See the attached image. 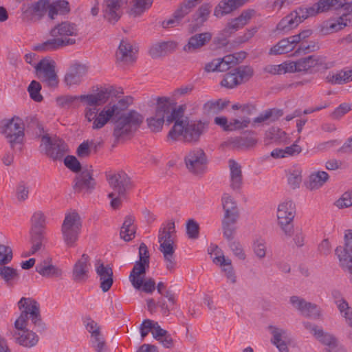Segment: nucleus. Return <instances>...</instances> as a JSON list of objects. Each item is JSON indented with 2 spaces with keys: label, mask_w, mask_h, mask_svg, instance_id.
<instances>
[{
  "label": "nucleus",
  "mask_w": 352,
  "mask_h": 352,
  "mask_svg": "<svg viewBox=\"0 0 352 352\" xmlns=\"http://www.w3.org/2000/svg\"><path fill=\"white\" fill-rule=\"evenodd\" d=\"M113 89H105L95 94L81 95L78 97L85 105L84 115L89 122H92L93 129H100L113 117L119 116L128 107V99L110 102L98 112V106L105 103L112 95Z\"/></svg>",
  "instance_id": "1"
},
{
  "label": "nucleus",
  "mask_w": 352,
  "mask_h": 352,
  "mask_svg": "<svg viewBox=\"0 0 352 352\" xmlns=\"http://www.w3.org/2000/svg\"><path fill=\"white\" fill-rule=\"evenodd\" d=\"M181 108L172 109L170 116L167 117V122L175 124L168 133V137L174 140H182L186 142L196 143L206 132L208 124L201 120H190L182 116Z\"/></svg>",
  "instance_id": "2"
},
{
  "label": "nucleus",
  "mask_w": 352,
  "mask_h": 352,
  "mask_svg": "<svg viewBox=\"0 0 352 352\" xmlns=\"http://www.w3.org/2000/svg\"><path fill=\"white\" fill-rule=\"evenodd\" d=\"M50 34L52 38L35 45L34 50L39 52L54 51L74 45L79 34V28L74 23L63 21L52 28Z\"/></svg>",
  "instance_id": "3"
},
{
  "label": "nucleus",
  "mask_w": 352,
  "mask_h": 352,
  "mask_svg": "<svg viewBox=\"0 0 352 352\" xmlns=\"http://www.w3.org/2000/svg\"><path fill=\"white\" fill-rule=\"evenodd\" d=\"M149 266V256L146 245L141 243L139 248V261L130 273L129 280L133 287L147 294H152L155 289V282L151 278H144L146 270Z\"/></svg>",
  "instance_id": "4"
},
{
  "label": "nucleus",
  "mask_w": 352,
  "mask_h": 352,
  "mask_svg": "<svg viewBox=\"0 0 352 352\" xmlns=\"http://www.w3.org/2000/svg\"><path fill=\"white\" fill-rule=\"evenodd\" d=\"M175 226L174 221H169L164 223L159 230L158 242L160 250L163 254L168 270H173L175 262L174 253L175 245Z\"/></svg>",
  "instance_id": "5"
},
{
  "label": "nucleus",
  "mask_w": 352,
  "mask_h": 352,
  "mask_svg": "<svg viewBox=\"0 0 352 352\" xmlns=\"http://www.w3.org/2000/svg\"><path fill=\"white\" fill-rule=\"evenodd\" d=\"M107 179L112 190L108 194V197L111 199L110 205L116 209L121 205L122 199L131 186V180L127 174L122 171L109 175Z\"/></svg>",
  "instance_id": "6"
},
{
  "label": "nucleus",
  "mask_w": 352,
  "mask_h": 352,
  "mask_svg": "<svg viewBox=\"0 0 352 352\" xmlns=\"http://www.w3.org/2000/svg\"><path fill=\"white\" fill-rule=\"evenodd\" d=\"M51 6L50 0H38L22 6L21 12L24 17L32 22H38L47 16L55 19V8Z\"/></svg>",
  "instance_id": "7"
},
{
  "label": "nucleus",
  "mask_w": 352,
  "mask_h": 352,
  "mask_svg": "<svg viewBox=\"0 0 352 352\" xmlns=\"http://www.w3.org/2000/svg\"><path fill=\"white\" fill-rule=\"evenodd\" d=\"M82 223L79 214L74 212L65 214L61 226V234L65 243L72 247L78 239L81 230Z\"/></svg>",
  "instance_id": "8"
},
{
  "label": "nucleus",
  "mask_w": 352,
  "mask_h": 352,
  "mask_svg": "<svg viewBox=\"0 0 352 352\" xmlns=\"http://www.w3.org/2000/svg\"><path fill=\"white\" fill-rule=\"evenodd\" d=\"M144 118L138 112L131 111L121 116L116 122L113 135L116 138H122L131 134L142 122Z\"/></svg>",
  "instance_id": "9"
},
{
  "label": "nucleus",
  "mask_w": 352,
  "mask_h": 352,
  "mask_svg": "<svg viewBox=\"0 0 352 352\" xmlns=\"http://www.w3.org/2000/svg\"><path fill=\"white\" fill-rule=\"evenodd\" d=\"M21 314L14 323L36 324L40 320L39 307L38 303L30 298H21L18 302Z\"/></svg>",
  "instance_id": "10"
},
{
  "label": "nucleus",
  "mask_w": 352,
  "mask_h": 352,
  "mask_svg": "<svg viewBox=\"0 0 352 352\" xmlns=\"http://www.w3.org/2000/svg\"><path fill=\"white\" fill-rule=\"evenodd\" d=\"M0 132L5 136L8 142L13 147L14 144L21 143L24 136V124L18 118L2 122Z\"/></svg>",
  "instance_id": "11"
},
{
  "label": "nucleus",
  "mask_w": 352,
  "mask_h": 352,
  "mask_svg": "<svg viewBox=\"0 0 352 352\" xmlns=\"http://www.w3.org/2000/svg\"><path fill=\"white\" fill-rule=\"evenodd\" d=\"M41 150L53 160L61 159L67 150L65 142L56 136H50L48 134L41 137Z\"/></svg>",
  "instance_id": "12"
},
{
  "label": "nucleus",
  "mask_w": 352,
  "mask_h": 352,
  "mask_svg": "<svg viewBox=\"0 0 352 352\" xmlns=\"http://www.w3.org/2000/svg\"><path fill=\"white\" fill-rule=\"evenodd\" d=\"M56 63L50 58L41 60L36 66L37 77L49 87H56L58 83V76L55 72Z\"/></svg>",
  "instance_id": "13"
},
{
  "label": "nucleus",
  "mask_w": 352,
  "mask_h": 352,
  "mask_svg": "<svg viewBox=\"0 0 352 352\" xmlns=\"http://www.w3.org/2000/svg\"><path fill=\"white\" fill-rule=\"evenodd\" d=\"M170 110L168 98H158L155 114L146 120L148 128L155 132L160 131L163 126L165 117L167 118L169 116L168 114L171 113Z\"/></svg>",
  "instance_id": "14"
},
{
  "label": "nucleus",
  "mask_w": 352,
  "mask_h": 352,
  "mask_svg": "<svg viewBox=\"0 0 352 352\" xmlns=\"http://www.w3.org/2000/svg\"><path fill=\"white\" fill-rule=\"evenodd\" d=\"M326 60L327 58L325 56L314 54L300 58L296 61L290 62L293 73H295L306 72L311 69H316L317 70L327 69Z\"/></svg>",
  "instance_id": "15"
},
{
  "label": "nucleus",
  "mask_w": 352,
  "mask_h": 352,
  "mask_svg": "<svg viewBox=\"0 0 352 352\" xmlns=\"http://www.w3.org/2000/svg\"><path fill=\"white\" fill-rule=\"evenodd\" d=\"M248 116L236 115L234 118L230 120L226 116H217L214 119V123L224 131H242L250 126L251 119Z\"/></svg>",
  "instance_id": "16"
},
{
  "label": "nucleus",
  "mask_w": 352,
  "mask_h": 352,
  "mask_svg": "<svg viewBox=\"0 0 352 352\" xmlns=\"http://www.w3.org/2000/svg\"><path fill=\"white\" fill-rule=\"evenodd\" d=\"M185 163L190 172L200 174L207 168L208 158L204 150L197 148L187 153L185 157Z\"/></svg>",
  "instance_id": "17"
},
{
  "label": "nucleus",
  "mask_w": 352,
  "mask_h": 352,
  "mask_svg": "<svg viewBox=\"0 0 352 352\" xmlns=\"http://www.w3.org/2000/svg\"><path fill=\"white\" fill-rule=\"evenodd\" d=\"M30 326V324L16 325V323H14V338L15 341L19 345L26 348L36 346L39 340L38 336L33 331L28 329Z\"/></svg>",
  "instance_id": "18"
},
{
  "label": "nucleus",
  "mask_w": 352,
  "mask_h": 352,
  "mask_svg": "<svg viewBox=\"0 0 352 352\" xmlns=\"http://www.w3.org/2000/svg\"><path fill=\"white\" fill-rule=\"evenodd\" d=\"M335 252L341 266L352 274V230H346L344 247H337Z\"/></svg>",
  "instance_id": "19"
},
{
  "label": "nucleus",
  "mask_w": 352,
  "mask_h": 352,
  "mask_svg": "<svg viewBox=\"0 0 352 352\" xmlns=\"http://www.w3.org/2000/svg\"><path fill=\"white\" fill-rule=\"evenodd\" d=\"M252 75V69L250 67H240L226 74L221 81L222 86L233 88L248 80Z\"/></svg>",
  "instance_id": "20"
},
{
  "label": "nucleus",
  "mask_w": 352,
  "mask_h": 352,
  "mask_svg": "<svg viewBox=\"0 0 352 352\" xmlns=\"http://www.w3.org/2000/svg\"><path fill=\"white\" fill-rule=\"evenodd\" d=\"M255 15V10L252 9L243 10L241 14L228 21L226 27L221 30L223 36H230L235 32L243 28Z\"/></svg>",
  "instance_id": "21"
},
{
  "label": "nucleus",
  "mask_w": 352,
  "mask_h": 352,
  "mask_svg": "<svg viewBox=\"0 0 352 352\" xmlns=\"http://www.w3.org/2000/svg\"><path fill=\"white\" fill-rule=\"evenodd\" d=\"M307 19L304 8L300 7L284 17L276 25V30L287 32L297 27L301 22Z\"/></svg>",
  "instance_id": "22"
},
{
  "label": "nucleus",
  "mask_w": 352,
  "mask_h": 352,
  "mask_svg": "<svg viewBox=\"0 0 352 352\" xmlns=\"http://www.w3.org/2000/svg\"><path fill=\"white\" fill-rule=\"evenodd\" d=\"M128 0H104L102 7L104 18L111 23L117 22L122 14V8L126 5Z\"/></svg>",
  "instance_id": "23"
},
{
  "label": "nucleus",
  "mask_w": 352,
  "mask_h": 352,
  "mask_svg": "<svg viewBox=\"0 0 352 352\" xmlns=\"http://www.w3.org/2000/svg\"><path fill=\"white\" fill-rule=\"evenodd\" d=\"M211 248L213 250L210 254L212 258L213 263L222 268V270L224 272L228 280L230 283H235L236 278L232 266L231 260L228 258H226L217 246L211 247Z\"/></svg>",
  "instance_id": "24"
},
{
  "label": "nucleus",
  "mask_w": 352,
  "mask_h": 352,
  "mask_svg": "<svg viewBox=\"0 0 352 352\" xmlns=\"http://www.w3.org/2000/svg\"><path fill=\"white\" fill-rule=\"evenodd\" d=\"M91 268L89 256L83 254L76 262L72 270V278L75 282L84 283L89 277Z\"/></svg>",
  "instance_id": "25"
},
{
  "label": "nucleus",
  "mask_w": 352,
  "mask_h": 352,
  "mask_svg": "<svg viewBox=\"0 0 352 352\" xmlns=\"http://www.w3.org/2000/svg\"><path fill=\"white\" fill-rule=\"evenodd\" d=\"M250 0H221L214 8L213 14L217 19H221L230 14L242 7Z\"/></svg>",
  "instance_id": "26"
},
{
  "label": "nucleus",
  "mask_w": 352,
  "mask_h": 352,
  "mask_svg": "<svg viewBox=\"0 0 352 352\" xmlns=\"http://www.w3.org/2000/svg\"><path fill=\"white\" fill-rule=\"evenodd\" d=\"M351 25H352V20L349 17V14L346 13L338 17L336 21H328L323 23L320 32L322 34L327 35L336 32Z\"/></svg>",
  "instance_id": "27"
},
{
  "label": "nucleus",
  "mask_w": 352,
  "mask_h": 352,
  "mask_svg": "<svg viewBox=\"0 0 352 352\" xmlns=\"http://www.w3.org/2000/svg\"><path fill=\"white\" fill-rule=\"evenodd\" d=\"M95 270L100 278V287L104 292L109 290L113 284V271L108 265H104L101 260L95 263Z\"/></svg>",
  "instance_id": "28"
},
{
  "label": "nucleus",
  "mask_w": 352,
  "mask_h": 352,
  "mask_svg": "<svg viewBox=\"0 0 352 352\" xmlns=\"http://www.w3.org/2000/svg\"><path fill=\"white\" fill-rule=\"evenodd\" d=\"M87 73L85 65L75 63L69 67L65 76V82L68 86L79 85Z\"/></svg>",
  "instance_id": "29"
},
{
  "label": "nucleus",
  "mask_w": 352,
  "mask_h": 352,
  "mask_svg": "<svg viewBox=\"0 0 352 352\" xmlns=\"http://www.w3.org/2000/svg\"><path fill=\"white\" fill-rule=\"evenodd\" d=\"M140 329L142 338H144L149 332H151L153 337L157 340L161 339L168 333L166 330L160 327L157 322L150 319L144 320L141 324Z\"/></svg>",
  "instance_id": "30"
},
{
  "label": "nucleus",
  "mask_w": 352,
  "mask_h": 352,
  "mask_svg": "<svg viewBox=\"0 0 352 352\" xmlns=\"http://www.w3.org/2000/svg\"><path fill=\"white\" fill-rule=\"evenodd\" d=\"M36 271L41 276L47 278H56L62 275V270L54 265L51 259L41 261L36 266Z\"/></svg>",
  "instance_id": "31"
},
{
  "label": "nucleus",
  "mask_w": 352,
  "mask_h": 352,
  "mask_svg": "<svg viewBox=\"0 0 352 352\" xmlns=\"http://www.w3.org/2000/svg\"><path fill=\"white\" fill-rule=\"evenodd\" d=\"M228 164L230 171V187L234 190H238L243 184L241 166L234 160H230Z\"/></svg>",
  "instance_id": "32"
},
{
  "label": "nucleus",
  "mask_w": 352,
  "mask_h": 352,
  "mask_svg": "<svg viewBox=\"0 0 352 352\" xmlns=\"http://www.w3.org/2000/svg\"><path fill=\"white\" fill-rule=\"evenodd\" d=\"M212 34L209 32H206L200 34H196L192 36L185 45L184 50L188 52H192L204 46L212 38Z\"/></svg>",
  "instance_id": "33"
},
{
  "label": "nucleus",
  "mask_w": 352,
  "mask_h": 352,
  "mask_svg": "<svg viewBox=\"0 0 352 352\" xmlns=\"http://www.w3.org/2000/svg\"><path fill=\"white\" fill-rule=\"evenodd\" d=\"M268 329L272 335L271 342L276 346L279 352H289L286 341L283 340V338H285V331L272 325H270Z\"/></svg>",
  "instance_id": "34"
},
{
  "label": "nucleus",
  "mask_w": 352,
  "mask_h": 352,
  "mask_svg": "<svg viewBox=\"0 0 352 352\" xmlns=\"http://www.w3.org/2000/svg\"><path fill=\"white\" fill-rule=\"evenodd\" d=\"M135 217L128 215L125 217L120 228V235L125 241H129L135 237L136 227L134 224Z\"/></svg>",
  "instance_id": "35"
},
{
  "label": "nucleus",
  "mask_w": 352,
  "mask_h": 352,
  "mask_svg": "<svg viewBox=\"0 0 352 352\" xmlns=\"http://www.w3.org/2000/svg\"><path fill=\"white\" fill-rule=\"evenodd\" d=\"M116 59L126 63H131L135 60V53L129 43L121 41L116 52Z\"/></svg>",
  "instance_id": "36"
},
{
  "label": "nucleus",
  "mask_w": 352,
  "mask_h": 352,
  "mask_svg": "<svg viewBox=\"0 0 352 352\" xmlns=\"http://www.w3.org/2000/svg\"><path fill=\"white\" fill-rule=\"evenodd\" d=\"M176 47L173 41L160 42L151 46L149 53L153 58H158L174 51Z\"/></svg>",
  "instance_id": "37"
},
{
  "label": "nucleus",
  "mask_w": 352,
  "mask_h": 352,
  "mask_svg": "<svg viewBox=\"0 0 352 352\" xmlns=\"http://www.w3.org/2000/svg\"><path fill=\"white\" fill-rule=\"evenodd\" d=\"M295 213V205L292 201L280 204L277 211L278 222L293 221Z\"/></svg>",
  "instance_id": "38"
},
{
  "label": "nucleus",
  "mask_w": 352,
  "mask_h": 352,
  "mask_svg": "<svg viewBox=\"0 0 352 352\" xmlns=\"http://www.w3.org/2000/svg\"><path fill=\"white\" fill-rule=\"evenodd\" d=\"M221 204L224 210L223 217H239L236 202L228 193H223L221 197Z\"/></svg>",
  "instance_id": "39"
},
{
  "label": "nucleus",
  "mask_w": 352,
  "mask_h": 352,
  "mask_svg": "<svg viewBox=\"0 0 352 352\" xmlns=\"http://www.w3.org/2000/svg\"><path fill=\"white\" fill-rule=\"evenodd\" d=\"M153 3V0H133L129 13L133 17L140 16L150 9Z\"/></svg>",
  "instance_id": "40"
},
{
  "label": "nucleus",
  "mask_w": 352,
  "mask_h": 352,
  "mask_svg": "<svg viewBox=\"0 0 352 352\" xmlns=\"http://www.w3.org/2000/svg\"><path fill=\"white\" fill-rule=\"evenodd\" d=\"M329 175L325 171H318L310 175L307 188L311 190L318 189L329 179Z\"/></svg>",
  "instance_id": "41"
},
{
  "label": "nucleus",
  "mask_w": 352,
  "mask_h": 352,
  "mask_svg": "<svg viewBox=\"0 0 352 352\" xmlns=\"http://www.w3.org/2000/svg\"><path fill=\"white\" fill-rule=\"evenodd\" d=\"M31 234H37L40 237L44 233L45 217L43 212L38 211L34 213L32 219Z\"/></svg>",
  "instance_id": "42"
},
{
  "label": "nucleus",
  "mask_w": 352,
  "mask_h": 352,
  "mask_svg": "<svg viewBox=\"0 0 352 352\" xmlns=\"http://www.w3.org/2000/svg\"><path fill=\"white\" fill-rule=\"evenodd\" d=\"M239 217H223L222 220V229L223 236L228 240H231L235 234L236 227V223Z\"/></svg>",
  "instance_id": "43"
},
{
  "label": "nucleus",
  "mask_w": 352,
  "mask_h": 352,
  "mask_svg": "<svg viewBox=\"0 0 352 352\" xmlns=\"http://www.w3.org/2000/svg\"><path fill=\"white\" fill-rule=\"evenodd\" d=\"M94 182L88 171L82 172L76 179L74 188L77 190H89L94 186Z\"/></svg>",
  "instance_id": "44"
},
{
  "label": "nucleus",
  "mask_w": 352,
  "mask_h": 352,
  "mask_svg": "<svg viewBox=\"0 0 352 352\" xmlns=\"http://www.w3.org/2000/svg\"><path fill=\"white\" fill-rule=\"evenodd\" d=\"M329 0H319L309 8H304V12L309 16H314L319 13L331 11Z\"/></svg>",
  "instance_id": "45"
},
{
  "label": "nucleus",
  "mask_w": 352,
  "mask_h": 352,
  "mask_svg": "<svg viewBox=\"0 0 352 352\" xmlns=\"http://www.w3.org/2000/svg\"><path fill=\"white\" fill-rule=\"evenodd\" d=\"M265 140L278 143H289L287 134L278 127L272 126L265 132Z\"/></svg>",
  "instance_id": "46"
},
{
  "label": "nucleus",
  "mask_w": 352,
  "mask_h": 352,
  "mask_svg": "<svg viewBox=\"0 0 352 352\" xmlns=\"http://www.w3.org/2000/svg\"><path fill=\"white\" fill-rule=\"evenodd\" d=\"M212 6L209 3H205L199 7L195 14L194 19L198 25H203L209 18Z\"/></svg>",
  "instance_id": "47"
},
{
  "label": "nucleus",
  "mask_w": 352,
  "mask_h": 352,
  "mask_svg": "<svg viewBox=\"0 0 352 352\" xmlns=\"http://www.w3.org/2000/svg\"><path fill=\"white\" fill-rule=\"evenodd\" d=\"M294 49L289 40L286 38L280 40L276 45L273 46L270 49L269 54L270 55L283 54L292 51Z\"/></svg>",
  "instance_id": "48"
},
{
  "label": "nucleus",
  "mask_w": 352,
  "mask_h": 352,
  "mask_svg": "<svg viewBox=\"0 0 352 352\" xmlns=\"http://www.w3.org/2000/svg\"><path fill=\"white\" fill-rule=\"evenodd\" d=\"M228 104V101L217 100L208 101L204 104V110L210 114H217L224 109Z\"/></svg>",
  "instance_id": "49"
},
{
  "label": "nucleus",
  "mask_w": 352,
  "mask_h": 352,
  "mask_svg": "<svg viewBox=\"0 0 352 352\" xmlns=\"http://www.w3.org/2000/svg\"><path fill=\"white\" fill-rule=\"evenodd\" d=\"M245 57L244 52H240L234 54H228L220 58L222 65V69L224 72L228 70L231 65L236 64Z\"/></svg>",
  "instance_id": "50"
},
{
  "label": "nucleus",
  "mask_w": 352,
  "mask_h": 352,
  "mask_svg": "<svg viewBox=\"0 0 352 352\" xmlns=\"http://www.w3.org/2000/svg\"><path fill=\"white\" fill-rule=\"evenodd\" d=\"M265 72L274 75H280L285 73H293V69L289 61L277 65H268L265 67Z\"/></svg>",
  "instance_id": "51"
},
{
  "label": "nucleus",
  "mask_w": 352,
  "mask_h": 352,
  "mask_svg": "<svg viewBox=\"0 0 352 352\" xmlns=\"http://www.w3.org/2000/svg\"><path fill=\"white\" fill-rule=\"evenodd\" d=\"M300 314L307 318L318 319L321 316V310L317 305L307 302L306 306H304Z\"/></svg>",
  "instance_id": "52"
},
{
  "label": "nucleus",
  "mask_w": 352,
  "mask_h": 352,
  "mask_svg": "<svg viewBox=\"0 0 352 352\" xmlns=\"http://www.w3.org/2000/svg\"><path fill=\"white\" fill-rule=\"evenodd\" d=\"M328 81L332 84H344L352 81V69L348 71H340L336 75H333L331 78L327 77Z\"/></svg>",
  "instance_id": "53"
},
{
  "label": "nucleus",
  "mask_w": 352,
  "mask_h": 352,
  "mask_svg": "<svg viewBox=\"0 0 352 352\" xmlns=\"http://www.w3.org/2000/svg\"><path fill=\"white\" fill-rule=\"evenodd\" d=\"M316 336L322 344L329 346L331 348L337 346V340L331 334L324 332L322 329L317 331Z\"/></svg>",
  "instance_id": "54"
},
{
  "label": "nucleus",
  "mask_w": 352,
  "mask_h": 352,
  "mask_svg": "<svg viewBox=\"0 0 352 352\" xmlns=\"http://www.w3.org/2000/svg\"><path fill=\"white\" fill-rule=\"evenodd\" d=\"M233 110H239L243 115L252 116L257 113L258 109L254 104L236 103L232 106Z\"/></svg>",
  "instance_id": "55"
},
{
  "label": "nucleus",
  "mask_w": 352,
  "mask_h": 352,
  "mask_svg": "<svg viewBox=\"0 0 352 352\" xmlns=\"http://www.w3.org/2000/svg\"><path fill=\"white\" fill-rule=\"evenodd\" d=\"M320 49L318 43L316 41H310L309 44L304 43H300L298 48L295 51L294 55L307 54L310 52H314Z\"/></svg>",
  "instance_id": "56"
},
{
  "label": "nucleus",
  "mask_w": 352,
  "mask_h": 352,
  "mask_svg": "<svg viewBox=\"0 0 352 352\" xmlns=\"http://www.w3.org/2000/svg\"><path fill=\"white\" fill-rule=\"evenodd\" d=\"M15 197L17 201L23 202L28 198L29 187L23 182H19L15 188Z\"/></svg>",
  "instance_id": "57"
},
{
  "label": "nucleus",
  "mask_w": 352,
  "mask_h": 352,
  "mask_svg": "<svg viewBox=\"0 0 352 352\" xmlns=\"http://www.w3.org/2000/svg\"><path fill=\"white\" fill-rule=\"evenodd\" d=\"M186 233L188 238L191 239H196L199 237V223L191 219L186 223Z\"/></svg>",
  "instance_id": "58"
},
{
  "label": "nucleus",
  "mask_w": 352,
  "mask_h": 352,
  "mask_svg": "<svg viewBox=\"0 0 352 352\" xmlns=\"http://www.w3.org/2000/svg\"><path fill=\"white\" fill-rule=\"evenodd\" d=\"M86 329L91 333V340L96 338H100L102 336L100 333L99 327L98 324L91 318H87L84 321Z\"/></svg>",
  "instance_id": "59"
},
{
  "label": "nucleus",
  "mask_w": 352,
  "mask_h": 352,
  "mask_svg": "<svg viewBox=\"0 0 352 352\" xmlns=\"http://www.w3.org/2000/svg\"><path fill=\"white\" fill-rule=\"evenodd\" d=\"M41 89V86L40 83L35 80L32 81L28 87L30 97L36 102H40L43 99L42 96L40 94Z\"/></svg>",
  "instance_id": "60"
},
{
  "label": "nucleus",
  "mask_w": 352,
  "mask_h": 352,
  "mask_svg": "<svg viewBox=\"0 0 352 352\" xmlns=\"http://www.w3.org/2000/svg\"><path fill=\"white\" fill-rule=\"evenodd\" d=\"M252 250L257 258H263L264 257V239L262 236L256 238L254 241Z\"/></svg>",
  "instance_id": "61"
},
{
  "label": "nucleus",
  "mask_w": 352,
  "mask_h": 352,
  "mask_svg": "<svg viewBox=\"0 0 352 352\" xmlns=\"http://www.w3.org/2000/svg\"><path fill=\"white\" fill-rule=\"evenodd\" d=\"M0 276L6 280L10 281L14 280L17 277L16 271L10 267L1 266Z\"/></svg>",
  "instance_id": "62"
},
{
  "label": "nucleus",
  "mask_w": 352,
  "mask_h": 352,
  "mask_svg": "<svg viewBox=\"0 0 352 352\" xmlns=\"http://www.w3.org/2000/svg\"><path fill=\"white\" fill-rule=\"evenodd\" d=\"M12 258V249L8 245L0 244V263H8Z\"/></svg>",
  "instance_id": "63"
},
{
  "label": "nucleus",
  "mask_w": 352,
  "mask_h": 352,
  "mask_svg": "<svg viewBox=\"0 0 352 352\" xmlns=\"http://www.w3.org/2000/svg\"><path fill=\"white\" fill-rule=\"evenodd\" d=\"M351 109V108L349 104L342 103L331 113V117L334 120L340 119Z\"/></svg>",
  "instance_id": "64"
}]
</instances>
